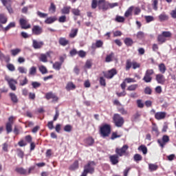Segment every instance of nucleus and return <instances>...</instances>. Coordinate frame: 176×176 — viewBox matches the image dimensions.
Here are the masks:
<instances>
[{
  "mask_svg": "<svg viewBox=\"0 0 176 176\" xmlns=\"http://www.w3.org/2000/svg\"><path fill=\"white\" fill-rule=\"evenodd\" d=\"M109 160L111 164H113V166H115L118 164V163H119V155H118L117 154L110 155Z\"/></svg>",
  "mask_w": 176,
  "mask_h": 176,
  "instance_id": "a211bd4d",
  "label": "nucleus"
},
{
  "mask_svg": "<svg viewBox=\"0 0 176 176\" xmlns=\"http://www.w3.org/2000/svg\"><path fill=\"white\" fill-rule=\"evenodd\" d=\"M3 6H6L9 13H13V8H12V0H0Z\"/></svg>",
  "mask_w": 176,
  "mask_h": 176,
  "instance_id": "4468645a",
  "label": "nucleus"
},
{
  "mask_svg": "<svg viewBox=\"0 0 176 176\" xmlns=\"http://www.w3.org/2000/svg\"><path fill=\"white\" fill-rule=\"evenodd\" d=\"M133 10H134V6L129 7L124 13V17H130V16H133Z\"/></svg>",
  "mask_w": 176,
  "mask_h": 176,
  "instance_id": "7c9ffc66",
  "label": "nucleus"
},
{
  "mask_svg": "<svg viewBox=\"0 0 176 176\" xmlns=\"http://www.w3.org/2000/svg\"><path fill=\"white\" fill-rule=\"evenodd\" d=\"M9 97L13 104H17L19 102V98L16 94L11 92L9 94Z\"/></svg>",
  "mask_w": 176,
  "mask_h": 176,
  "instance_id": "aec40b11",
  "label": "nucleus"
},
{
  "mask_svg": "<svg viewBox=\"0 0 176 176\" xmlns=\"http://www.w3.org/2000/svg\"><path fill=\"white\" fill-rule=\"evenodd\" d=\"M122 135H118V132H113L111 136V140H116V138H120Z\"/></svg>",
  "mask_w": 176,
  "mask_h": 176,
  "instance_id": "680f3d73",
  "label": "nucleus"
},
{
  "mask_svg": "<svg viewBox=\"0 0 176 176\" xmlns=\"http://www.w3.org/2000/svg\"><path fill=\"white\" fill-rule=\"evenodd\" d=\"M100 134L101 137L105 138L107 137H109L111 131V127L110 124H104L102 125L100 128Z\"/></svg>",
  "mask_w": 176,
  "mask_h": 176,
  "instance_id": "7ed1b4c3",
  "label": "nucleus"
},
{
  "mask_svg": "<svg viewBox=\"0 0 176 176\" xmlns=\"http://www.w3.org/2000/svg\"><path fill=\"white\" fill-rule=\"evenodd\" d=\"M55 21H57V16H56L47 17L45 20L44 23L45 24H53V23H54Z\"/></svg>",
  "mask_w": 176,
  "mask_h": 176,
  "instance_id": "393cba45",
  "label": "nucleus"
},
{
  "mask_svg": "<svg viewBox=\"0 0 176 176\" xmlns=\"http://www.w3.org/2000/svg\"><path fill=\"white\" fill-rule=\"evenodd\" d=\"M0 60L1 61H6V63H10V56L9 55L6 56L2 53V52L0 51Z\"/></svg>",
  "mask_w": 176,
  "mask_h": 176,
  "instance_id": "bb28decb",
  "label": "nucleus"
},
{
  "mask_svg": "<svg viewBox=\"0 0 176 176\" xmlns=\"http://www.w3.org/2000/svg\"><path fill=\"white\" fill-rule=\"evenodd\" d=\"M155 80L159 85H164L166 83V78L163 74H158L155 75Z\"/></svg>",
  "mask_w": 176,
  "mask_h": 176,
  "instance_id": "dca6fc26",
  "label": "nucleus"
},
{
  "mask_svg": "<svg viewBox=\"0 0 176 176\" xmlns=\"http://www.w3.org/2000/svg\"><path fill=\"white\" fill-rule=\"evenodd\" d=\"M91 6L92 9H97V7L98 8V1L92 0Z\"/></svg>",
  "mask_w": 176,
  "mask_h": 176,
  "instance_id": "6e6d98bb",
  "label": "nucleus"
},
{
  "mask_svg": "<svg viewBox=\"0 0 176 176\" xmlns=\"http://www.w3.org/2000/svg\"><path fill=\"white\" fill-rule=\"evenodd\" d=\"M6 67L8 71H10L11 72H14V71H16V67H14V65L12 63L7 64Z\"/></svg>",
  "mask_w": 176,
  "mask_h": 176,
  "instance_id": "49530a36",
  "label": "nucleus"
},
{
  "mask_svg": "<svg viewBox=\"0 0 176 176\" xmlns=\"http://www.w3.org/2000/svg\"><path fill=\"white\" fill-rule=\"evenodd\" d=\"M37 16H38V17H40L41 19H46V17H47L48 14L46 13H43L41 11H37L36 12Z\"/></svg>",
  "mask_w": 176,
  "mask_h": 176,
  "instance_id": "09e8293b",
  "label": "nucleus"
},
{
  "mask_svg": "<svg viewBox=\"0 0 176 176\" xmlns=\"http://www.w3.org/2000/svg\"><path fill=\"white\" fill-rule=\"evenodd\" d=\"M15 171L19 174H22L23 175H28L27 169H25L24 168H16Z\"/></svg>",
  "mask_w": 176,
  "mask_h": 176,
  "instance_id": "72a5a7b5",
  "label": "nucleus"
},
{
  "mask_svg": "<svg viewBox=\"0 0 176 176\" xmlns=\"http://www.w3.org/2000/svg\"><path fill=\"white\" fill-rule=\"evenodd\" d=\"M10 53H11L12 56H13L14 57H16V56H17V54H19V53H21V49L16 48L14 50H11Z\"/></svg>",
  "mask_w": 176,
  "mask_h": 176,
  "instance_id": "4c0bfd02",
  "label": "nucleus"
},
{
  "mask_svg": "<svg viewBox=\"0 0 176 176\" xmlns=\"http://www.w3.org/2000/svg\"><path fill=\"white\" fill-rule=\"evenodd\" d=\"M16 27V23L14 22H10L4 29V31H9L10 28H14Z\"/></svg>",
  "mask_w": 176,
  "mask_h": 176,
  "instance_id": "ea45409f",
  "label": "nucleus"
},
{
  "mask_svg": "<svg viewBox=\"0 0 176 176\" xmlns=\"http://www.w3.org/2000/svg\"><path fill=\"white\" fill-rule=\"evenodd\" d=\"M78 168H79V161L78 160H75L74 163L69 167V170L71 171H75V170H78Z\"/></svg>",
  "mask_w": 176,
  "mask_h": 176,
  "instance_id": "b1692460",
  "label": "nucleus"
},
{
  "mask_svg": "<svg viewBox=\"0 0 176 176\" xmlns=\"http://www.w3.org/2000/svg\"><path fill=\"white\" fill-rule=\"evenodd\" d=\"M141 64L135 60H131V59H127L125 63L126 71H130L131 68L133 69H137V68H140Z\"/></svg>",
  "mask_w": 176,
  "mask_h": 176,
  "instance_id": "20e7f679",
  "label": "nucleus"
},
{
  "mask_svg": "<svg viewBox=\"0 0 176 176\" xmlns=\"http://www.w3.org/2000/svg\"><path fill=\"white\" fill-rule=\"evenodd\" d=\"M32 47L36 50L42 49L45 46V43L43 41H38L36 39H32Z\"/></svg>",
  "mask_w": 176,
  "mask_h": 176,
  "instance_id": "f8f14e48",
  "label": "nucleus"
},
{
  "mask_svg": "<svg viewBox=\"0 0 176 176\" xmlns=\"http://www.w3.org/2000/svg\"><path fill=\"white\" fill-rule=\"evenodd\" d=\"M39 71L43 74V75H45V74H47V69H46V67L44 65H41L39 67Z\"/></svg>",
  "mask_w": 176,
  "mask_h": 176,
  "instance_id": "bf43d9fd",
  "label": "nucleus"
},
{
  "mask_svg": "<svg viewBox=\"0 0 176 176\" xmlns=\"http://www.w3.org/2000/svg\"><path fill=\"white\" fill-rule=\"evenodd\" d=\"M124 43L128 47L130 46H133V43H134V41H133V39L131 38H126L124 41Z\"/></svg>",
  "mask_w": 176,
  "mask_h": 176,
  "instance_id": "2f4dec72",
  "label": "nucleus"
},
{
  "mask_svg": "<svg viewBox=\"0 0 176 176\" xmlns=\"http://www.w3.org/2000/svg\"><path fill=\"white\" fill-rule=\"evenodd\" d=\"M119 6V3H109L107 0H98V9L102 12H107L109 9H113Z\"/></svg>",
  "mask_w": 176,
  "mask_h": 176,
  "instance_id": "f257e3e1",
  "label": "nucleus"
},
{
  "mask_svg": "<svg viewBox=\"0 0 176 176\" xmlns=\"http://www.w3.org/2000/svg\"><path fill=\"white\" fill-rule=\"evenodd\" d=\"M155 74V70L153 69H148L146 71L144 76L142 78V80L145 83H151L152 82V75Z\"/></svg>",
  "mask_w": 176,
  "mask_h": 176,
  "instance_id": "423d86ee",
  "label": "nucleus"
},
{
  "mask_svg": "<svg viewBox=\"0 0 176 176\" xmlns=\"http://www.w3.org/2000/svg\"><path fill=\"white\" fill-rule=\"evenodd\" d=\"M144 19L146 20V23H147L155 21V18L153 16H145Z\"/></svg>",
  "mask_w": 176,
  "mask_h": 176,
  "instance_id": "8fccbe9b",
  "label": "nucleus"
},
{
  "mask_svg": "<svg viewBox=\"0 0 176 176\" xmlns=\"http://www.w3.org/2000/svg\"><path fill=\"white\" fill-rule=\"evenodd\" d=\"M0 23L1 24H6L8 23V17L4 14H0Z\"/></svg>",
  "mask_w": 176,
  "mask_h": 176,
  "instance_id": "e433bc0d",
  "label": "nucleus"
},
{
  "mask_svg": "<svg viewBox=\"0 0 176 176\" xmlns=\"http://www.w3.org/2000/svg\"><path fill=\"white\" fill-rule=\"evenodd\" d=\"M158 19L160 21H167L168 20V15L166 12H162L158 16Z\"/></svg>",
  "mask_w": 176,
  "mask_h": 176,
  "instance_id": "c756f323",
  "label": "nucleus"
},
{
  "mask_svg": "<svg viewBox=\"0 0 176 176\" xmlns=\"http://www.w3.org/2000/svg\"><path fill=\"white\" fill-rule=\"evenodd\" d=\"M158 69L161 74H166L167 71V67L164 63H160L158 65Z\"/></svg>",
  "mask_w": 176,
  "mask_h": 176,
  "instance_id": "c85d7f7f",
  "label": "nucleus"
},
{
  "mask_svg": "<svg viewBox=\"0 0 176 176\" xmlns=\"http://www.w3.org/2000/svg\"><path fill=\"white\" fill-rule=\"evenodd\" d=\"M39 60L42 63H47V56L45 54H41L39 56Z\"/></svg>",
  "mask_w": 176,
  "mask_h": 176,
  "instance_id": "79ce46f5",
  "label": "nucleus"
},
{
  "mask_svg": "<svg viewBox=\"0 0 176 176\" xmlns=\"http://www.w3.org/2000/svg\"><path fill=\"white\" fill-rule=\"evenodd\" d=\"M72 13L74 15V16H80V10L78 8H73L72 10Z\"/></svg>",
  "mask_w": 176,
  "mask_h": 176,
  "instance_id": "5fc2aeb1",
  "label": "nucleus"
},
{
  "mask_svg": "<svg viewBox=\"0 0 176 176\" xmlns=\"http://www.w3.org/2000/svg\"><path fill=\"white\" fill-rule=\"evenodd\" d=\"M118 74V71L116 69H111L109 70L107 72H103V75L106 79H112L114 75Z\"/></svg>",
  "mask_w": 176,
  "mask_h": 176,
  "instance_id": "9b49d317",
  "label": "nucleus"
},
{
  "mask_svg": "<svg viewBox=\"0 0 176 176\" xmlns=\"http://www.w3.org/2000/svg\"><path fill=\"white\" fill-rule=\"evenodd\" d=\"M78 31H79V30L78 28L72 29V30L69 34V38H75V36H76V35H78Z\"/></svg>",
  "mask_w": 176,
  "mask_h": 176,
  "instance_id": "f704fd0d",
  "label": "nucleus"
},
{
  "mask_svg": "<svg viewBox=\"0 0 176 176\" xmlns=\"http://www.w3.org/2000/svg\"><path fill=\"white\" fill-rule=\"evenodd\" d=\"M6 82H8L10 89H11L12 91H16L17 89V87H16V85H17V81L14 78H10L9 77L6 78Z\"/></svg>",
  "mask_w": 176,
  "mask_h": 176,
  "instance_id": "1a4fd4ad",
  "label": "nucleus"
},
{
  "mask_svg": "<svg viewBox=\"0 0 176 176\" xmlns=\"http://www.w3.org/2000/svg\"><path fill=\"white\" fill-rule=\"evenodd\" d=\"M19 24L22 30H28V28H31V25L28 23V21L24 18H21L19 19Z\"/></svg>",
  "mask_w": 176,
  "mask_h": 176,
  "instance_id": "ddd939ff",
  "label": "nucleus"
},
{
  "mask_svg": "<svg viewBox=\"0 0 176 176\" xmlns=\"http://www.w3.org/2000/svg\"><path fill=\"white\" fill-rule=\"evenodd\" d=\"M13 124H14V117L10 116L8 118V122L6 123V130L7 134H10L13 131Z\"/></svg>",
  "mask_w": 176,
  "mask_h": 176,
  "instance_id": "0eeeda50",
  "label": "nucleus"
},
{
  "mask_svg": "<svg viewBox=\"0 0 176 176\" xmlns=\"http://www.w3.org/2000/svg\"><path fill=\"white\" fill-rule=\"evenodd\" d=\"M136 104L138 105V108L142 109V108H144V102H142V100H141V99L137 100Z\"/></svg>",
  "mask_w": 176,
  "mask_h": 176,
  "instance_id": "e2e57ef3",
  "label": "nucleus"
},
{
  "mask_svg": "<svg viewBox=\"0 0 176 176\" xmlns=\"http://www.w3.org/2000/svg\"><path fill=\"white\" fill-rule=\"evenodd\" d=\"M61 65H63L60 62H55L53 64V68L54 69H56V71H60L61 69Z\"/></svg>",
  "mask_w": 176,
  "mask_h": 176,
  "instance_id": "c03bdc74",
  "label": "nucleus"
},
{
  "mask_svg": "<svg viewBox=\"0 0 176 176\" xmlns=\"http://www.w3.org/2000/svg\"><path fill=\"white\" fill-rule=\"evenodd\" d=\"M86 52L83 51V50H80L78 52V55L79 57H80L81 58H85V57H86Z\"/></svg>",
  "mask_w": 176,
  "mask_h": 176,
  "instance_id": "0e129e2a",
  "label": "nucleus"
},
{
  "mask_svg": "<svg viewBox=\"0 0 176 176\" xmlns=\"http://www.w3.org/2000/svg\"><path fill=\"white\" fill-rule=\"evenodd\" d=\"M138 151H142L143 155H146L148 153V148L145 145H141L138 147Z\"/></svg>",
  "mask_w": 176,
  "mask_h": 176,
  "instance_id": "58836bf2",
  "label": "nucleus"
},
{
  "mask_svg": "<svg viewBox=\"0 0 176 176\" xmlns=\"http://www.w3.org/2000/svg\"><path fill=\"white\" fill-rule=\"evenodd\" d=\"M86 146H93L94 145V138L93 137H88L85 140Z\"/></svg>",
  "mask_w": 176,
  "mask_h": 176,
  "instance_id": "412c9836",
  "label": "nucleus"
},
{
  "mask_svg": "<svg viewBox=\"0 0 176 176\" xmlns=\"http://www.w3.org/2000/svg\"><path fill=\"white\" fill-rule=\"evenodd\" d=\"M166 116H167V113L166 111H159L155 113V119L157 120H163V119H166Z\"/></svg>",
  "mask_w": 176,
  "mask_h": 176,
  "instance_id": "f3484780",
  "label": "nucleus"
},
{
  "mask_svg": "<svg viewBox=\"0 0 176 176\" xmlns=\"http://www.w3.org/2000/svg\"><path fill=\"white\" fill-rule=\"evenodd\" d=\"M157 5H159V1L158 0H153L152 6H153V9L154 10H157V9H158Z\"/></svg>",
  "mask_w": 176,
  "mask_h": 176,
  "instance_id": "052dcab7",
  "label": "nucleus"
},
{
  "mask_svg": "<svg viewBox=\"0 0 176 176\" xmlns=\"http://www.w3.org/2000/svg\"><path fill=\"white\" fill-rule=\"evenodd\" d=\"M65 89L67 91H71V90H75L76 89V85L70 81L66 85Z\"/></svg>",
  "mask_w": 176,
  "mask_h": 176,
  "instance_id": "a878e982",
  "label": "nucleus"
},
{
  "mask_svg": "<svg viewBox=\"0 0 176 176\" xmlns=\"http://www.w3.org/2000/svg\"><path fill=\"white\" fill-rule=\"evenodd\" d=\"M16 152H17V155L19 156V157H21V159L24 158V151H21V148H17Z\"/></svg>",
  "mask_w": 176,
  "mask_h": 176,
  "instance_id": "4d7b16f0",
  "label": "nucleus"
},
{
  "mask_svg": "<svg viewBox=\"0 0 176 176\" xmlns=\"http://www.w3.org/2000/svg\"><path fill=\"white\" fill-rule=\"evenodd\" d=\"M113 57H115V53L111 52L110 54L106 56L105 63H111L113 61Z\"/></svg>",
  "mask_w": 176,
  "mask_h": 176,
  "instance_id": "cd10ccee",
  "label": "nucleus"
},
{
  "mask_svg": "<svg viewBox=\"0 0 176 176\" xmlns=\"http://www.w3.org/2000/svg\"><path fill=\"white\" fill-rule=\"evenodd\" d=\"M162 34L166 39H167V38H171V36H173V34L170 31H164L162 32Z\"/></svg>",
  "mask_w": 176,
  "mask_h": 176,
  "instance_id": "37998d69",
  "label": "nucleus"
},
{
  "mask_svg": "<svg viewBox=\"0 0 176 176\" xmlns=\"http://www.w3.org/2000/svg\"><path fill=\"white\" fill-rule=\"evenodd\" d=\"M58 43L60 46H67V45H69V41L67 40L65 37H60L59 38Z\"/></svg>",
  "mask_w": 176,
  "mask_h": 176,
  "instance_id": "5701e85b",
  "label": "nucleus"
},
{
  "mask_svg": "<svg viewBox=\"0 0 176 176\" xmlns=\"http://www.w3.org/2000/svg\"><path fill=\"white\" fill-rule=\"evenodd\" d=\"M148 168H149L150 171H156V170H157V168H159V166L155 164H148Z\"/></svg>",
  "mask_w": 176,
  "mask_h": 176,
  "instance_id": "a18cd8bd",
  "label": "nucleus"
},
{
  "mask_svg": "<svg viewBox=\"0 0 176 176\" xmlns=\"http://www.w3.org/2000/svg\"><path fill=\"white\" fill-rule=\"evenodd\" d=\"M62 14H69V12H71V6H65L61 10Z\"/></svg>",
  "mask_w": 176,
  "mask_h": 176,
  "instance_id": "473e14b6",
  "label": "nucleus"
},
{
  "mask_svg": "<svg viewBox=\"0 0 176 176\" xmlns=\"http://www.w3.org/2000/svg\"><path fill=\"white\" fill-rule=\"evenodd\" d=\"M104 46V41L101 40H97L96 43H92L91 49H100V47H102Z\"/></svg>",
  "mask_w": 176,
  "mask_h": 176,
  "instance_id": "6ab92c4d",
  "label": "nucleus"
},
{
  "mask_svg": "<svg viewBox=\"0 0 176 176\" xmlns=\"http://www.w3.org/2000/svg\"><path fill=\"white\" fill-rule=\"evenodd\" d=\"M138 88V84H133L131 85H129L127 88L128 91H135V90H137Z\"/></svg>",
  "mask_w": 176,
  "mask_h": 176,
  "instance_id": "a19ab883",
  "label": "nucleus"
},
{
  "mask_svg": "<svg viewBox=\"0 0 176 176\" xmlns=\"http://www.w3.org/2000/svg\"><path fill=\"white\" fill-rule=\"evenodd\" d=\"M34 173H35V166H32L27 170V174L28 175L29 174H34Z\"/></svg>",
  "mask_w": 176,
  "mask_h": 176,
  "instance_id": "69168bd1",
  "label": "nucleus"
},
{
  "mask_svg": "<svg viewBox=\"0 0 176 176\" xmlns=\"http://www.w3.org/2000/svg\"><path fill=\"white\" fill-rule=\"evenodd\" d=\"M168 142H170V137L167 135H164L162 136V140L160 139L157 140V144H159L160 146L162 148V149L166 146V144H168Z\"/></svg>",
  "mask_w": 176,
  "mask_h": 176,
  "instance_id": "9d476101",
  "label": "nucleus"
},
{
  "mask_svg": "<svg viewBox=\"0 0 176 176\" xmlns=\"http://www.w3.org/2000/svg\"><path fill=\"white\" fill-rule=\"evenodd\" d=\"M54 95L55 94H53V92H48V93L45 94V98H46V100H50V99L53 98Z\"/></svg>",
  "mask_w": 176,
  "mask_h": 176,
  "instance_id": "338daca9",
  "label": "nucleus"
},
{
  "mask_svg": "<svg viewBox=\"0 0 176 176\" xmlns=\"http://www.w3.org/2000/svg\"><path fill=\"white\" fill-rule=\"evenodd\" d=\"M36 74V67L32 66L29 69V76H34Z\"/></svg>",
  "mask_w": 176,
  "mask_h": 176,
  "instance_id": "c9c22d12",
  "label": "nucleus"
},
{
  "mask_svg": "<svg viewBox=\"0 0 176 176\" xmlns=\"http://www.w3.org/2000/svg\"><path fill=\"white\" fill-rule=\"evenodd\" d=\"M133 159L135 162H141V160H142V156L140 154H135L133 156Z\"/></svg>",
  "mask_w": 176,
  "mask_h": 176,
  "instance_id": "864d4df0",
  "label": "nucleus"
},
{
  "mask_svg": "<svg viewBox=\"0 0 176 176\" xmlns=\"http://www.w3.org/2000/svg\"><path fill=\"white\" fill-rule=\"evenodd\" d=\"M125 19L123 16L117 15L115 19V21L117 23H124Z\"/></svg>",
  "mask_w": 176,
  "mask_h": 176,
  "instance_id": "de8ad7c7",
  "label": "nucleus"
},
{
  "mask_svg": "<svg viewBox=\"0 0 176 176\" xmlns=\"http://www.w3.org/2000/svg\"><path fill=\"white\" fill-rule=\"evenodd\" d=\"M113 122L116 127H123L124 124V118L119 113H115L113 116Z\"/></svg>",
  "mask_w": 176,
  "mask_h": 176,
  "instance_id": "39448f33",
  "label": "nucleus"
},
{
  "mask_svg": "<svg viewBox=\"0 0 176 176\" xmlns=\"http://www.w3.org/2000/svg\"><path fill=\"white\" fill-rule=\"evenodd\" d=\"M129 150V145L124 144L122 148H116V153L120 157L127 155V151Z\"/></svg>",
  "mask_w": 176,
  "mask_h": 176,
  "instance_id": "6e6552de",
  "label": "nucleus"
},
{
  "mask_svg": "<svg viewBox=\"0 0 176 176\" xmlns=\"http://www.w3.org/2000/svg\"><path fill=\"white\" fill-rule=\"evenodd\" d=\"M43 32V29L42 27L39 25H34L33 28H32V35H41Z\"/></svg>",
  "mask_w": 176,
  "mask_h": 176,
  "instance_id": "2eb2a0df",
  "label": "nucleus"
},
{
  "mask_svg": "<svg viewBox=\"0 0 176 176\" xmlns=\"http://www.w3.org/2000/svg\"><path fill=\"white\" fill-rule=\"evenodd\" d=\"M157 41L158 42V45H163V43H166L167 38H166L164 36L161 34L157 36Z\"/></svg>",
  "mask_w": 176,
  "mask_h": 176,
  "instance_id": "4be33fe9",
  "label": "nucleus"
},
{
  "mask_svg": "<svg viewBox=\"0 0 176 176\" xmlns=\"http://www.w3.org/2000/svg\"><path fill=\"white\" fill-rule=\"evenodd\" d=\"M99 82L100 86H103V87H105V86H107V82L105 81V78H104V77L102 76L100 77Z\"/></svg>",
  "mask_w": 176,
  "mask_h": 176,
  "instance_id": "3c124183",
  "label": "nucleus"
},
{
  "mask_svg": "<svg viewBox=\"0 0 176 176\" xmlns=\"http://www.w3.org/2000/svg\"><path fill=\"white\" fill-rule=\"evenodd\" d=\"M18 71L20 74H27V69L24 67H18Z\"/></svg>",
  "mask_w": 176,
  "mask_h": 176,
  "instance_id": "774afa93",
  "label": "nucleus"
},
{
  "mask_svg": "<svg viewBox=\"0 0 176 176\" xmlns=\"http://www.w3.org/2000/svg\"><path fill=\"white\" fill-rule=\"evenodd\" d=\"M56 5H54V3H51L49 12H51V13H56Z\"/></svg>",
  "mask_w": 176,
  "mask_h": 176,
  "instance_id": "603ef678",
  "label": "nucleus"
},
{
  "mask_svg": "<svg viewBox=\"0 0 176 176\" xmlns=\"http://www.w3.org/2000/svg\"><path fill=\"white\" fill-rule=\"evenodd\" d=\"M118 111L121 113V115H127V110L124 109V107H118Z\"/></svg>",
  "mask_w": 176,
  "mask_h": 176,
  "instance_id": "13d9d810",
  "label": "nucleus"
},
{
  "mask_svg": "<svg viewBox=\"0 0 176 176\" xmlns=\"http://www.w3.org/2000/svg\"><path fill=\"white\" fill-rule=\"evenodd\" d=\"M94 167H96V162L94 161H89L85 165L84 170L80 176H87V174L94 173Z\"/></svg>",
  "mask_w": 176,
  "mask_h": 176,
  "instance_id": "f03ea898",
  "label": "nucleus"
}]
</instances>
